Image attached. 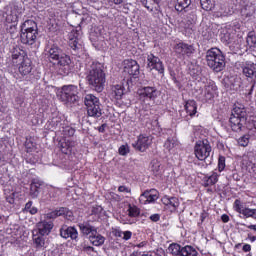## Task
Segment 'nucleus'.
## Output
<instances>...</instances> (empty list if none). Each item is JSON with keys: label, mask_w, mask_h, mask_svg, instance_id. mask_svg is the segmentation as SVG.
<instances>
[{"label": "nucleus", "mask_w": 256, "mask_h": 256, "mask_svg": "<svg viewBox=\"0 0 256 256\" xmlns=\"http://www.w3.org/2000/svg\"><path fill=\"white\" fill-rule=\"evenodd\" d=\"M86 81L94 91L101 93L105 89V72L103 64L90 62L86 65Z\"/></svg>", "instance_id": "f257e3e1"}, {"label": "nucleus", "mask_w": 256, "mask_h": 256, "mask_svg": "<svg viewBox=\"0 0 256 256\" xmlns=\"http://www.w3.org/2000/svg\"><path fill=\"white\" fill-rule=\"evenodd\" d=\"M147 61V69H149L150 71H153V69H155V71H158L160 75H163V73H165V67H163V62H161V59H159L155 55L149 54L147 57Z\"/></svg>", "instance_id": "dca6fc26"}, {"label": "nucleus", "mask_w": 256, "mask_h": 256, "mask_svg": "<svg viewBox=\"0 0 256 256\" xmlns=\"http://www.w3.org/2000/svg\"><path fill=\"white\" fill-rule=\"evenodd\" d=\"M130 148H129V144H124V145H121L118 149V153L119 155H121L122 157H125L127 155H129L130 153Z\"/></svg>", "instance_id": "603ef678"}, {"label": "nucleus", "mask_w": 256, "mask_h": 256, "mask_svg": "<svg viewBox=\"0 0 256 256\" xmlns=\"http://www.w3.org/2000/svg\"><path fill=\"white\" fill-rule=\"evenodd\" d=\"M159 219H161V216H159V214H153L150 216V220L153 221L154 223H157Z\"/></svg>", "instance_id": "13d9d810"}, {"label": "nucleus", "mask_w": 256, "mask_h": 256, "mask_svg": "<svg viewBox=\"0 0 256 256\" xmlns=\"http://www.w3.org/2000/svg\"><path fill=\"white\" fill-rule=\"evenodd\" d=\"M12 67L14 71H18V73L16 72L14 75L16 79H23V77H27V75H29L33 70L31 60L27 54H25V51L21 49H15L12 52Z\"/></svg>", "instance_id": "f03ea898"}, {"label": "nucleus", "mask_w": 256, "mask_h": 256, "mask_svg": "<svg viewBox=\"0 0 256 256\" xmlns=\"http://www.w3.org/2000/svg\"><path fill=\"white\" fill-rule=\"evenodd\" d=\"M162 203L165 205L166 209H169L171 213L177 211L179 207V198L177 197H169V196H164L162 198Z\"/></svg>", "instance_id": "5701e85b"}, {"label": "nucleus", "mask_w": 256, "mask_h": 256, "mask_svg": "<svg viewBox=\"0 0 256 256\" xmlns=\"http://www.w3.org/2000/svg\"><path fill=\"white\" fill-rule=\"evenodd\" d=\"M48 217H50V219H53L55 217H65V219L71 221V219H73V212L67 208H60L58 210H55L54 212H51Z\"/></svg>", "instance_id": "bb28decb"}, {"label": "nucleus", "mask_w": 256, "mask_h": 256, "mask_svg": "<svg viewBox=\"0 0 256 256\" xmlns=\"http://www.w3.org/2000/svg\"><path fill=\"white\" fill-rule=\"evenodd\" d=\"M231 13H233V11L227 8L226 5L217 4L216 7H214V17H227V15H231Z\"/></svg>", "instance_id": "7c9ffc66"}, {"label": "nucleus", "mask_w": 256, "mask_h": 256, "mask_svg": "<svg viewBox=\"0 0 256 256\" xmlns=\"http://www.w3.org/2000/svg\"><path fill=\"white\" fill-rule=\"evenodd\" d=\"M85 106L89 117H101V102L97 96L93 94H86L84 98Z\"/></svg>", "instance_id": "0eeeda50"}, {"label": "nucleus", "mask_w": 256, "mask_h": 256, "mask_svg": "<svg viewBox=\"0 0 256 256\" xmlns=\"http://www.w3.org/2000/svg\"><path fill=\"white\" fill-rule=\"evenodd\" d=\"M217 93V86L213 80H206L204 82V88L202 90L203 101H211Z\"/></svg>", "instance_id": "2eb2a0df"}, {"label": "nucleus", "mask_w": 256, "mask_h": 256, "mask_svg": "<svg viewBox=\"0 0 256 256\" xmlns=\"http://www.w3.org/2000/svg\"><path fill=\"white\" fill-rule=\"evenodd\" d=\"M118 191L119 193H131V188L127 186H119Z\"/></svg>", "instance_id": "4d7b16f0"}, {"label": "nucleus", "mask_w": 256, "mask_h": 256, "mask_svg": "<svg viewBox=\"0 0 256 256\" xmlns=\"http://www.w3.org/2000/svg\"><path fill=\"white\" fill-rule=\"evenodd\" d=\"M179 147H181V144H179L176 137H169L164 143V148L167 149V151H172V153H175Z\"/></svg>", "instance_id": "2f4dec72"}, {"label": "nucleus", "mask_w": 256, "mask_h": 256, "mask_svg": "<svg viewBox=\"0 0 256 256\" xmlns=\"http://www.w3.org/2000/svg\"><path fill=\"white\" fill-rule=\"evenodd\" d=\"M68 39H69V46L71 49H78L79 47V41H81V30H75L73 29L69 34H68Z\"/></svg>", "instance_id": "b1692460"}, {"label": "nucleus", "mask_w": 256, "mask_h": 256, "mask_svg": "<svg viewBox=\"0 0 256 256\" xmlns=\"http://www.w3.org/2000/svg\"><path fill=\"white\" fill-rule=\"evenodd\" d=\"M39 189H41V182H39V180H33L30 184V196L32 199L39 197Z\"/></svg>", "instance_id": "4c0bfd02"}, {"label": "nucleus", "mask_w": 256, "mask_h": 256, "mask_svg": "<svg viewBox=\"0 0 256 256\" xmlns=\"http://www.w3.org/2000/svg\"><path fill=\"white\" fill-rule=\"evenodd\" d=\"M151 143H153V138L151 136L140 134L137 141L132 143V147L136 149V151L145 153V151L151 147Z\"/></svg>", "instance_id": "9b49d317"}, {"label": "nucleus", "mask_w": 256, "mask_h": 256, "mask_svg": "<svg viewBox=\"0 0 256 256\" xmlns=\"http://www.w3.org/2000/svg\"><path fill=\"white\" fill-rule=\"evenodd\" d=\"M191 5V0H176L175 9L178 12L187 11Z\"/></svg>", "instance_id": "ea45409f"}, {"label": "nucleus", "mask_w": 256, "mask_h": 256, "mask_svg": "<svg viewBox=\"0 0 256 256\" xmlns=\"http://www.w3.org/2000/svg\"><path fill=\"white\" fill-rule=\"evenodd\" d=\"M234 209L240 215H243L246 219H254L256 221V209L249 208L243 205L240 200H235Z\"/></svg>", "instance_id": "4468645a"}, {"label": "nucleus", "mask_w": 256, "mask_h": 256, "mask_svg": "<svg viewBox=\"0 0 256 256\" xmlns=\"http://www.w3.org/2000/svg\"><path fill=\"white\" fill-rule=\"evenodd\" d=\"M220 174L216 171L212 172L211 175H206L203 178L204 187H213L219 181Z\"/></svg>", "instance_id": "473e14b6"}, {"label": "nucleus", "mask_w": 256, "mask_h": 256, "mask_svg": "<svg viewBox=\"0 0 256 256\" xmlns=\"http://www.w3.org/2000/svg\"><path fill=\"white\" fill-rule=\"evenodd\" d=\"M90 40L92 43H97V38L95 37V33L92 32L90 34Z\"/></svg>", "instance_id": "69168bd1"}, {"label": "nucleus", "mask_w": 256, "mask_h": 256, "mask_svg": "<svg viewBox=\"0 0 256 256\" xmlns=\"http://www.w3.org/2000/svg\"><path fill=\"white\" fill-rule=\"evenodd\" d=\"M78 227L83 235H92V233L96 231L95 227L91 226L89 223H80Z\"/></svg>", "instance_id": "79ce46f5"}, {"label": "nucleus", "mask_w": 256, "mask_h": 256, "mask_svg": "<svg viewBox=\"0 0 256 256\" xmlns=\"http://www.w3.org/2000/svg\"><path fill=\"white\" fill-rule=\"evenodd\" d=\"M57 97L64 103H75L79 99V88L73 84L64 85L57 91Z\"/></svg>", "instance_id": "39448f33"}, {"label": "nucleus", "mask_w": 256, "mask_h": 256, "mask_svg": "<svg viewBox=\"0 0 256 256\" xmlns=\"http://www.w3.org/2000/svg\"><path fill=\"white\" fill-rule=\"evenodd\" d=\"M33 242L39 251H43L47 247V237L43 234H39L37 232L33 233Z\"/></svg>", "instance_id": "393cba45"}, {"label": "nucleus", "mask_w": 256, "mask_h": 256, "mask_svg": "<svg viewBox=\"0 0 256 256\" xmlns=\"http://www.w3.org/2000/svg\"><path fill=\"white\" fill-rule=\"evenodd\" d=\"M124 73L137 77L139 75V64L133 59H126L123 61Z\"/></svg>", "instance_id": "a211bd4d"}, {"label": "nucleus", "mask_w": 256, "mask_h": 256, "mask_svg": "<svg viewBox=\"0 0 256 256\" xmlns=\"http://www.w3.org/2000/svg\"><path fill=\"white\" fill-rule=\"evenodd\" d=\"M28 213H29L30 215H36V213H37V207H33V206H32V207L29 209Z\"/></svg>", "instance_id": "0e129e2a"}, {"label": "nucleus", "mask_w": 256, "mask_h": 256, "mask_svg": "<svg viewBox=\"0 0 256 256\" xmlns=\"http://www.w3.org/2000/svg\"><path fill=\"white\" fill-rule=\"evenodd\" d=\"M186 113L193 117L197 113V102L195 100H188L185 104Z\"/></svg>", "instance_id": "58836bf2"}, {"label": "nucleus", "mask_w": 256, "mask_h": 256, "mask_svg": "<svg viewBox=\"0 0 256 256\" xmlns=\"http://www.w3.org/2000/svg\"><path fill=\"white\" fill-rule=\"evenodd\" d=\"M133 233L131 231H124L122 234V239H124V241H129V239H131Z\"/></svg>", "instance_id": "6e6d98bb"}, {"label": "nucleus", "mask_w": 256, "mask_h": 256, "mask_svg": "<svg viewBox=\"0 0 256 256\" xmlns=\"http://www.w3.org/2000/svg\"><path fill=\"white\" fill-rule=\"evenodd\" d=\"M113 233H114V235H115V237H123V231H121V230H119V229H115L114 231H113Z\"/></svg>", "instance_id": "bf43d9fd"}, {"label": "nucleus", "mask_w": 256, "mask_h": 256, "mask_svg": "<svg viewBox=\"0 0 256 256\" xmlns=\"http://www.w3.org/2000/svg\"><path fill=\"white\" fill-rule=\"evenodd\" d=\"M57 67L60 75H69L73 71V62H71V58L68 55L62 54L58 60Z\"/></svg>", "instance_id": "f8f14e48"}, {"label": "nucleus", "mask_w": 256, "mask_h": 256, "mask_svg": "<svg viewBox=\"0 0 256 256\" xmlns=\"http://www.w3.org/2000/svg\"><path fill=\"white\" fill-rule=\"evenodd\" d=\"M247 122L244 118H239L237 116H231L230 117V127L232 131H235L236 133H239L243 129V126Z\"/></svg>", "instance_id": "a878e982"}, {"label": "nucleus", "mask_w": 256, "mask_h": 256, "mask_svg": "<svg viewBox=\"0 0 256 256\" xmlns=\"http://www.w3.org/2000/svg\"><path fill=\"white\" fill-rule=\"evenodd\" d=\"M91 215H94L97 219H101V217L105 215V210H103V207L99 205H94L91 208Z\"/></svg>", "instance_id": "a18cd8bd"}, {"label": "nucleus", "mask_w": 256, "mask_h": 256, "mask_svg": "<svg viewBox=\"0 0 256 256\" xmlns=\"http://www.w3.org/2000/svg\"><path fill=\"white\" fill-rule=\"evenodd\" d=\"M39 35V28L37 23L33 20H26L21 25L20 39L24 45H34Z\"/></svg>", "instance_id": "7ed1b4c3"}, {"label": "nucleus", "mask_w": 256, "mask_h": 256, "mask_svg": "<svg viewBox=\"0 0 256 256\" xmlns=\"http://www.w3.org/2000/svg\"><path fill=\"white\" fill-rule=\"evenodd\" d=\"M124 91H125V88L121 84H116L112 86L110 91L111 99H115L116 101H119V99L123 97Z\"/></svg>", "instance_id": "c756f323"}, {"label": "nucleus", "mask_w": 256, "mask_h": 256, "mask_svg": "<svg viewBox=\"0 0 256 256\" xmlns=\"http://www.w3.org/2000/svg\"><path fill=\"white\" fill-rule=\"evenodd\" d=\"M159 199V192L156 189L146 190L139 197V201L142 205H149V203H155Z\"/></svg>", "instance_id": "f3484780"}, {"label": "nucleus", "mask_w": 256, "mask_h": 256, "mask_svg": "<svg viewBox=\"0 0 256 256\" xmlns=\"http://www.w3.org/2000/svg\"><path fill=\"white\" fill-rule=\"evenodd\" d=\"M53 227H54L53 221L43 220L37 224V229L34 230V233L47 236L49 235V233H51V231L53 230Z\"/></svg>", "instance_id": "aec40b11"}, {"label": "nucleus", "mask_w": 256, "mask_h": 256, "mask_svg": "<svg viewBox=\"0 0 256 256\" xmlns=\"http://www.w3.org/2000/svg\"><path fill=\"white\" fill-rule=\"evenodd\" d=\"M5 195H6V201H8V203L10 204L15 203V199L19 197V194L17 192L9 191V190H5Z\"/></svg>", "instance_id": "49530a36"}, {"label": "nucleus", "mask_w": 256, "mask_h": 256, "mask_svg": "<svg viewBox=\"0 0 256 256\" xmlns=\"http://www.w3.org/2000/svg\"><path fill=\"white\" fill-rule=\"evenodd\" d=\"M144 7L147 8L152 15L155 17H159V13H161V7L159 6V0H142Z\"/></svg>", "instance_id": "4be33fe9"}, {"label": "nucleus", "mask_w": 256, "mask_h": 256, "mask_svg": "<svg viewBox=\"0 0 256 256\" xmlns=\"http://www.w3.org/2000/svg\"><path fill=\"white\" fill-rule=\"evenodd\" d=\"M168 251L175 256H197L199 253L190 245L182 247L179 244H170Z\"/></svg>", "instance_id": "9d476101"}, {"label": "nucleus", "mask_w": 256, "mask_h": 256, "mask_svg": "<svg viewBox=\"0 0 256 256\" xmlns=\"http://www.w3.org/2000/svg\"><path fill=\"white\" fill-rule=\"evenodd\" d=\"M89 241L94 245L95 247H100V245H103L105 243V237H103L101 234L97 233V230L90 234Z\"/></svg>", "instance_id": "c9c22d12"}, {"label": "nucleus", "mask_w": 256, "mask_h": 256, "mask_svg": "<svg viewBox=\"0 0 256 256\" xmlns=\"http://www.w3.org/2000/svg\"><path fill=\"white\" fill-rule=\"evenodd\" d=\"M241 77L239 76H232L229 78V87L233 91H238L241 88Z\"/></svg>", "instance_id": "a19ab883"}, {"label": "nucleus", "mask_w": 256, "mask_h": 256, "mask_svg": "<svg viewBox=\"0 0 256 256\" xmlns=\"http://www.w3.org/2000/svg\"><path fill=\"white\" fill-rule=\"evenodd\" d=\"M201 7L204 11H212L215 9V3L211 0H200Z\"/></svg>", "instance_id": "de8ad7c7"}, {"label": "nucleus", "mask_w": 256, "mask_h": 256, "mask_svg": "<svg viewBox=\"0 0 256 256\" xmlns=\"http://www.w3.org/2000/svg\"><path fill=\"white\" fill-rule=\"evenodd\" d=\"M224 169H225V157L220 156L219 160H218V170H219V173L224 171Z\"/></svg>", "instance_id": "5fc2aeb1"}, {"label": "nucleus", "mask_w": 256, "mask_h": 256, "mask_svg": "<svg viewBox=\"0 0 256 256\" xmlns=\"http://www.w3.org/2000/svg\"><path fill=\"white\" fill-rule=\"evenodd\" d=\"M249 134H246L238 139V145L240 147H247L249 145Z\"/></svg>", "instance_id": "864d4df0"}, {"label": "nucleus", "mask_w": 256, "mask_h": 256, "mask_svg": "<svg viewBox=\"0 0 256 256\" xmlns=\"http://www.w3.org/2000/svg\"><path fill=\"white\" fill-rule=\"evenodd\" d=\"M248 239H249V241H251V243H255V241H256V236L248 235Z\"/></svg>", "instance_id": "338daca9"}, {"label": "nucleus", "mask_w": 256, "mask_h": 256, "mask_svg": "<svg viewBox=\"0 0 256 256\" xmlns=\"http://www.w3.org/2000/svg\"><path fill=\"white\" fill-rule=\"evenodd\" d=\"M211 144L208 140H198L194 147L195 157L199 161H205L211 155Z\"/></svg>", "instance_id": "6e6552de"}, {"label": "nucleus", "mask_w": 256, "mask_h": 256, "mask_svg": "<svg viewBox=\"0 0 256 256\" xmlns=\"http://www.w3.org/2000/svg\"><path fill=\"white\" fill-rule=\"evenodd\" d=\"M243 75L251 81V83H255L256 81V64L253 62H246L242 67Z\"/></svg>", "instance_id": "6ab92c4d"}, {"label": "nucleus", "mask_w": 256, "mask_h": 256, "mask_svg": "<svg viewBox=\"0 0 256 256\" xmlns=\"http://www.w3.org/2000/svg\"><path fill=\"white\" fill-rule=\"evenodd\" d=\"M246 43L250 47V49H253L254 47H256V36H255V33H253V32H249L248 33V36L246 38Z\"/></svg>", "instance_id": "09e8293b"}, {"label": "nucleus", "mask_w": 256, "mask_h": 256, "mask_svg": "<svg viewBox=\"0 0 256 256\" xmlns=\"http://www.w3.org/2000/svg\"><path fill=\"white\" fill-rule=\"evenodd\" d=\"M60 235L63 237V239H72L73 241H77L79 238V232L77 231V228L75 227H67L63 226L60 229Z\"/></svg>", "instance_id": "412c9836"}, {"label": "nucleus", "mask_w": 256, "mask_h": 256, "mask_svg": "<svg viewBox=\"0 0 256 256\" xmlns=\"http://www.w3.org/2000/svg\"><path fill=\"white\" fill-rule=\"evenodd\" d=\"M243 163H244V165H247L248 167H251L252 169H253V167H256V155L254 154V152H247L243 156Z\"/></svg>", "instance_id": "e433bc0d"}, {"label": "nucleus", "mask_w": 256, "mask_h": 256, "mask_svg": "<svg viewBox=\"0 0 256 256\" xmlns=\"http://www.w3.org/2000/svg\"><path fill=\"white\" fill-rule=\"evenodd\" d=\"M221 219H222L223 223H229V215L223 214L221 216Z\"/></svg>", "instance_id": "680f3d73"}, {"label": "nucleus", "mask_w": 256, "mask_h": 256, "mask_svg": "<svg viewBox=\"0 0 256 256\" xmlns=\"http://www.w3.org/2000/svg\"><path fill=\"white\" fill-rule=\"evenodd\" d=\"M174 52L179 59H185V57H191L193 55L195 48H193V45L179 42L174 46Z\"/></svg>", "instance_id": "ddd939ff"}, {"label": "nucleus", "mask_w": 256, "mask_h": 256, "mask_svg": "<svg viewBox=\"0 0 256 256\" xmlns=\"http://www.w3.org/2000/svg\"><path fill=\"white\" fill-rule=\"evenodd\" d=\"M60 151L64 153V155H69L71 151H73V147H75V142L71 141V139H62L59 142Z\"/></svg>", "instance_id": "c85d7f7f"}, {"label": "nucleus", "mask_w": 256, "mask_h": 256, "mask_svg": "<svg viewBox=\"0 0 256 256\" xmlns=\"http://www.w3.org/2000/svg\"><path fill=\"white\" fill-rule=\"evenodd\" d=\"M48 57L50 61H58L61 57V49L59 46L53 44L50 48H48Z\"/></svg>", "instance_id": "f704fd0d"}, {"label": "nucleus", "mask_w": 256, "mask_h": 256, "mask_svg": "<svg viewBox=\"0 0 256 256\" xmlns=\"http://www.w3.org/2000/svg\"><path fill=\"white\" fill-rule=\"evenodd\" d=\"M246 129L250 137H256V116L246 119Z\"/></svg>", "instance_id": "72a5a7b5"}, {"label": "nucleus", "mask_w": 256, "mask_h": 256, "mask_svg": "<svg viewBox=\"0 0 256 256\" xmlns=\"http://www.w3.org/2000/svg\"><path fill=\"white\" fill-rule=\"evenodd\" d=\"M207 65L216 72H219L225 67V56L218 48H211L206 52Z\"/></svg>", "instance_id": "20e7f679"}, {"label": "nucleus", "mask_w": 256, "mask_h": 256, "mask_svg": "<svg viewBox=\"0 0 256 256\" xmlns=\"http://www.w3.org/2000/svg\"><path fill=\"white\" fill-rule=\"evenodd\" d=\"M23 13V7L19 2H11L6 11V21L7 23H17L19 18Z\"/></svg>", "instance_id": "1a4fd4ad"}, {"label": "nucleus", "mask_w": 256, "mask_h": 256, "mask_svg": "<svg viewBox=\"0 0 256 256\" xmlns=\"http://www.w3.org/2000/svg\"><path fill=\"white\" fill-rule=\"evenodd\" d=\"M235 35L226 32L224 34L221 35V41L223 43H226V45H231L233 43V39H234Z\"/></svg>", "instance_id": "8fccbe9b"}, {"label": "nucleus", "mask_w": 256, "mask_h": 256, "mask_svg": "<svg viewBox=\"0 0 256 256\" xmlns=\"http://www.w3.org/2000/svg\"><path fill=\"white\" fill-rule=\"evenodd\" d=\"M197 21V15H195V12L191 11L183 18V23L187 25L188 27H191V25H195V22Z\"/></svg>", "instance_id": "37998d69"}, {"label": "nucleus", "mask_w": 256, "mask_h": 256, "mask_svg": "<svg viewBox=\"0 0 256 256\" xmlns=\"http://www.w3.org/2000/svg\"><path fill=\"white\" fill-rule=\"evenodd\" d=\"M242 249L245 253H249L251 251V245L245 244Z\"/></svg>", "instance_id": "e2e57ef3"}, {"label": "nucleus", "mask_w": 256, "mask_h": 256, "mask_svg": "<svg viewBox=\"0 0 256 256\" xmlns=\"http://www.w3.org/2000/svg\"><path fill=\"white\" fill-rule=\"evenodd\" d=\"M151 171L154 173V175H161L163 173V166L161 165V162L158 160H153L151 162Z\"/></svg>", "instance_id": "c03bdc74"}, {"label": "nucleus", "mask_w": 256, "mask_h": 256, "mask_svg": "<svg viewBox=\"0 0 256 256\" xmlns=\"http://www.w3.org/2000/svg\"><path fill=\"white\" fill-rule=\"evenodd\" d=\"M137 95L144 109H149L151 105L147 104V101H155L159 97V90L155 86H144L137 90Z\"/></svg>", "instance_id": "423d86ee"}, {"label": "nucleus", "mask_w": 256, "mask_h": 256, "mask_svg": "<svg viewBox=\"0 0 256 256\" xmlns=\"http://www.w3.org/2000/svg\"><path fill=\"white\" fill-rule=\"evenodd\" d=\"M232 117H238L240 119H246L247 120V108H245V105L236 102L234 104Z\"/></svg>", "instance_id": "cd10ccee"}, {"label": "nucleus", "mask_w": 256, "mask_h": 256, "mask_svg": "<svg viewBox=\"0 0 256 256\" xmlns=\"http://www.w3.org/2000/svg\"><path fill=\"white\" fill-rule=\"evenodd\" d=\"M33 207V202L29 201L28 203H26L25 205V211L29 212V210Z\"/></svg>", "instance_id": "052dcab7"}, {"label": "nucleus", "mask_w": 256, "mask_h": 256, "mask_svg": "<svg viewBox=\"0 0 256 256\" xmlns=\"http://www.w3.org/2000/svg\"><path fill=\"white\" fill-rule=\"evenodd\" d=\"M140 210L135 205H128V215L129 217H139Z\"/></svg>", "instance_id": "3c124183"}, {"label": "nucleus", "mask_w": 256, "mask_h": 256, "mask_svg": "<svg viewBox=\"0 0 256 256\" xmlns=\"http://www.w3.org/2000/svg\"><path fill=\"white\" fill-rule=\"evenodd\" d=\"M247 229H251L252 231H256V224L248 225Z\"/></svg>", "instance_id": "774afa93"}]
</instances>
